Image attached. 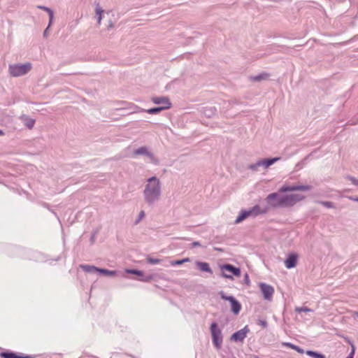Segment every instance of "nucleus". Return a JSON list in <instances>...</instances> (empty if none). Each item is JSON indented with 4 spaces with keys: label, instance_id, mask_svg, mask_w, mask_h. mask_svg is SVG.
Listing matches in <instances>:
<instances>
[{
    "label": "nucleus",
    "instance_id": "f257e3e1",
    "mask_svg": "<svg viewBox=\"0 0 358 358\" xmlns=\"http://www.w3.org/2000/svg\"><path fill=\"white\" fill-rule=\"evenodd\" d=\"M304 198V196L299 194L280 196L277 193H272L268 194L266 199L271 206L277 208L293 206L295 203L303 200Z\"/></svg>",
    "mask_w": 358,
    "mask_h": 358
},
{
    "label": "nucleus",
    "instance_id": "f03ea898",
    "mask_svg": "<svg viewBox=\"0 0 358 358\" xmlns=\"http://www.w3.org/2000/svg\"><path fill=\"white\" fill-rule=\"evenodd\" d=\"M160 194V183L159 180L152 177L148 179L144 190V195L148 202L152 203L157 200Z\"/></svg>",
    "mask_w": 358,
    "mask_h": 358
},
{
    "label": "nucleus",
    "instance_id": "7ed1b4c3",
    "mask_svg": "<svg viewBox=\"0 0 358 358\" xmlns=\"http://www.w3.org/2000/svg\"><path fill=\"white\" fill-rule=\"evenodd\" d=\"M220 268L222 272V276L225 278L234 280V276H241V269L239 268L234 266L231 264H223L221 265Z\"/></svg>",
    "mask_w": 358,
    "mask_h": 358
},
{
    "label": "nucleus",
    "instance_id": "20e7f679",
    "mask_svg": "<svg viewBox=\"0 0 358 358\" xmlns=\"http://www.w3.org/2000/svg\"><path fill=\"white\" fill-rule=\"evenodd\" d=\"M31 69V64L26 63L24 64H14L9 66V73L14 77L26 74Z\"/></svg>",
    "mask_w": 358,
    "mask_h": 358
},
{
    "label": "nucleus",
    "instance_id": "39448f33",
    "mask_svg": "<svg viewBox=\"0 0 358 358\" xmlns=\"http://www.w3.org/2000/svg\"><path fill=\"white\" fill-rule=\"evenodd\" d=\"M210 332L213 338V343L216 348L220 349L222 343V336L220 329L216 323L210 325Z\"/></svg>",
    "mask_w": 358,
    "mask_h": 358
},
{
    "label": "nucleus",
    "instance_id": "423d86ee",
    "mask_svg": "<svg viewBox=\"0 0 358 358\" xmlns=\"http://www.w3.org/2000/svg\"><path fill=\"white\" fill-rule=\"evenodd\" d=\"M311 189L309 185H283L280 189V192L284 193L286 192L293 191H307Z\"/></svg>",
    "mask_w": 358,
    "mask_h": 358
},
{
    "label": "nucleus",
    "instance_id": "0eeeda50",
    "mask_svg": "<svg viewBox=\"0 0 358 358\" xmlns=\"http://www.w3.org/2000/svg\"><path fill=\"white\" fill-rule=\"evenodd\" d=\"M260 289L264 295V299H271L274 293V289L272 286L265 284L260 283L259 284Z\"/></svg>",
    "mask_w": 358,
    "mask_h": 358
},
{
    "label": "nucleus",
    "instance_id": "6e6552de",
    "mask_svg": "<svg viewBox=\"0 0 358 358\" xmlns=\"http://www.w3.org/2000/svg\"><path fill=\"white\" fill-rule=\"evenodd\" d=\"M250 329L248 326H245L242 329L234 333L231 337V340L234 341H243L244 338L247 336V334L249 332Z\"/></svg>",
    "mask_w": 358,
    "mask_h": 358
},
{
    "label": "nucleus",
    "instance_id": "1a4fd4ad",
    "mask_svg": "<svg viewBox=\"0 0 358 358\" xmlns=\"http://www.w3.org/2000/svg\"><path fill=\"white\" fill-rule=\"evenodd\" d=\"M298 255L295 253L289 254L285 261V265L287 268H292L296 266Z\"/></svg>",
    "mask_w": 358,
    "mask_h": 358
},
{
    "label": "nucleus",
    "instance_id": "9d476101",
    "mask_svg": "<svg viewBox=\"0 0 358 358\" xmlns=\"http://www.w3.org/2000/svg\"><path fill=\"white\" fill-rule=\"evenodd\" d=\"M196 265L201 271L209 273L210 274L213 273V271L208 263L197 261L196 262Z\"/></svg>",
    "mask_w": 358,
    "mask_h": 358
},
{
    "label": "nucleus",
    "instance_id": "9b49d317",
    "mask_svg": "<svg viewBox=\"0 0 358 358\" xmlns=\"http://www.w3.org/2000/svg\"><path fill=\"white\" fill-rule=\"evenodd\" d=\"M152 100L156 104H163V106H169V108H171V104L166 97H153Z\"/></svg>",
    "mask_w": 358,
    "mask_h": 358
},
{
    "label": "nucleus",
    "instance_id": "f8f14e48",
    "mask_svg": "<svg viewBox=\"0 0 358 358\" xmlns=\"http://www.w3.org/2000/svg\"><path fill=\"white\" fill-rule=\"evenodd\" d=\"M228 301L231 303L232 311L237 315L241 310V304L234 297L228 299Z\"/></svg>",
    "mask_w": 358,
    "mask_h": 358
},
{
    "label": "nucleus",
    "instance_id": "ddd939ff",
    "mask_svg": "<svg viewBox=\"0 0 358 358\" xmlns=\"http://www.w3.org/2000/svg\"><path fill=\"white\" fill-rule=\"evenodd\" d=\"M268 210V208H264L261 209L259 206H255L252 209L250 210L252 216H256L259 214L266 213Z\"/></svg>",
    "mask_w": 358,
    "mask_h": 358
},
{
    "label": "nucleus",
    "instance_id": "4468645a",
    "mask_svg": "<svg viewBox=\"0 0 358 358\" xmlns=\"http://www.w3.org/2000/svg\"><path fill=\"white\" fill-rule=\"evenodd\" d=\"M280 160V157H275L272 159H263L260 160V165L264 166V168H268L273 164H274L275 162H278Z\"/></svg>",
    "mask_w": 358,
    "mask_h": 358
},
{
    "label": "nucleus",
    "instance_id": "2eb2a0df",
    "mask_svg": "<svg viewBox=\"0 0 358 358\" xmlns=\"http://www.w3.org/2000/svg\"><path fill=\"white\" fill-rule=\"evenodd\" d=\"M250 215H251V212L250 210L241 211L240 215L238 216V217L235 220V223L238 224V223L243 222L244 220H245Z\"/></svg>",
    "mask_w": 358,
    "mask_h": 358
},
{
    "label": "nucleus",
    "instance_id": "dca6fc26",
    "mask_svg": "<svg viewBox=\"0 0 358 358\" xmlns=\"http://www.w3.org/2000/svg\"><path fill=\"white\" fill-rule=\"evenodd\" d=\"M1 357L3 358H29L28 357L19 356L13 352H1Z\"/></svg>",
    "mask_w": 358,
    "mask_h": 358
},
{
    "label": "nucleus",
    "instance_id": "f3484780",
    "mask_svg": "<svg viewBox=\"0 0 358 358\" xmlns=\"http://www.w3.org/2000/svg\"><path fill=\"white\" fill-rule=\"evenodd\" d=\"M38 8L39 9L46 11L49 14V16H50L49 26H50L52 22L53 17H54L53 11L50 8L45 7V6H38Z\"/></svg>",
    "mask_w": 358,
    "mask_h": 358
},
{
    "label": "nucleus",
    "instance_id": "a211bd4d",
    "mask_svg": "<svg viewBox=\"0 0 358 358\" xmlns=\"http://www.w3.org/2000/svg\"><path fill=\"white\" fill-rule=\"evenodd\" d=\"M169 109L168 106H161V107H157V108H150L146 110V112L149 114H157L161 112L163 110Z\"/></svg>",
    "mask_w": 358,
    "mask_h": 358
},
{
    "label": "nucleus",
    "instance_id": "6ab92c4d",
    "mask_svg": "<svg viewBox=\"0 0 358 358\" xmlns=\"http://www.w3.org/2000/svg\"><path fill=\"white\" fill-rule=\"evenodd\" d=\"M80 268L85 272H94V271H98V268H96V266H91V265H80Z\"/></svg>",
    "mask_w": 358,
    "mask_h": 358
},
{
    "label": "nucleus",
    "instance_id": "aec40b11",
    "mask_svg": "<svg viewBox=\"0 0 358 358\" xmlns=\"http://www.w3.org/2000/svg\"><path fill=\"white\" fill-rule=\"evenodd\" d=\"M95 12L96 14L98 15V24H100L102 20V14L103 13L104 11L101 9L99 5L97 4L95 8Z\"/></svg>",
    "mask_w": 358,
    "mask_h": 358
},
{
    "label": "nucleus",
    "instance_id": "412c9836",
    "mask_svg": "<svg viewBox=\"0 0 358 358\" xmlns=\"http://www.w3.org/2000/svg\"><path fill=\"white\" fill-rule=\"evenodd\" d=\"M306 354L313 358H325L323 355L311 350L306 351Z\"/></svg>",
    "mask_w": 358,
    "mask_h": 358
},
{
    "label": "nucleus",
    "instance_id": "4be33fe9",
    "mask_svg": "<svg viewBox=\"0 0 358 358\" xmlns=\"http://www.w3.org/2000/svg\"><path fill=\"white\" fill-rule=\"evenodd\" d=\"M97 272H99V273H101L102 274H104V275H110V276H113V275H116V271H109V270L103 269V268H98Z\"/></svg>",
    "mask_w": 358,
    "mask_h": 358
},
{
    "label": "nucleus",
    "instance_id": "5701e85b",
    "mask_svg": "<svg viewBox=\"0 0 358 358\" xmlns=\"http://www.w3.org/2000/svg\"><path fill=\"white\" fill-rule=\"evenodd\" d=\"M189 262V258H185L183 259H181V260H175V261H172L171 262V266H178V265H181L185 262Z\"/></svg>",
    "mask_w": 358,
    "mask_h": 358
},
{
    "label": "nucleus",
    "instance_id": "b1692460",
    "mask_svg": "<svg viewBox=\"0 0 358 358\" xmlns=\"http://www.w3.org/2000/svg\"><path fill=\"white\" fill-rule=\"evenodd\" d=\"M269 75L268 73H262L261 75L258 76H256V77H254L253 78V80H255V81H259V80H266L268 78Z\"/></svg>",
    "mask_w": 358,
    "mask_h": 358
},
{
    "label": "nucleus",
    "instance_id": "393cba45",
    "mask_svg": "<svg viewBox=\"0 0 358 358\" xmlns=\"http://www.w3.org/2000/svg\"><path fill=\"white\" fill-rule=\"evenodd\" d=\"M35 123V120L31 118H27L25 120V125L29 128L31 129L34 127Z\"/></svg>",
    "mask_w": 358,
    "mask_h": 358
},
{
    "label": "nucleus",
    "instance_id": "a878e982",
    "mask_svg": "<svg viewBox=\"0 0 358 358\" xmlns=\"http://www.w3.org/2000/svg\"><path fill=\"white\" fill-rule=\"evenodd\" d=\"M126 272L127 273L135 274V275H137L139 276H143V275L142 271H138V270L127 269Z\"/></svg>",
    "mask_w": 358,
    "mask_h": 358
},
{
    "label": "nucleus",
    "instance_id": "bb28decb",
    "mask_svg": "<svg viewBox=\"0 0 358 358\" xmlns=\"http://www.w3.org/2000/svg\"><path fill=\"white\" fill-rule=\"evenodd\" d=\"M147 262L151 264H159L161 260L159 259H155V258H152V257H147L146 259Z\"/></svg>",
    "mask_w": 358,
    "mask_h": 358
},
{
    "label": "nucleus",
    "instance_id": "cd10ccee",
    "mask_svg": "<svg viewBox=\"0 0 358 358\" xmlns=\"http://www.w3.org/2000/svg\"><path fill=\"white\" fill-rule=\"evenodd\" d=\"M146 152V148H140L139 149L136 150L135 151L136 155H140V154H145Z\"/></svg>",
    "mask_w": 358,
    "mask_h": 358
},
{
    "label": "nucleus",
    "instance_id": "c85d7f7f",
    "mask_svg": "<svg viewBox=\"0 0 358 358\" xmlns=\"http://www.w3.org/2000/svg\"><path fill=\"white\" fill-rule=\"evenodd\" d=\"M257 324L260 325L262 328H266L267 327V322L265 320H259L257 321Z\"/></svg>",
    "mask_w": 358,
    "mask_h": 358
},
{
    "label": "nucleus",
    "instance_id": "c756f323",
    "mask_svg": "<svg viewBox=\"0 0 358 358\" xmlns=\"http://www.w3.org/2000/svg\"><path fill=\"white\" fill-rule=\"evenodd\" d=\"M296 310L299 313L301 312H309L310 310L307 307L296 308Z\"/></svg>",
    "mask_w": 358,
    "mask_h": 358
},
{
    "label": "nucleus",
    "instance_id": "7c9ffc66",
    "mask_svg": "<svg viewBox=\"0 0 358 358\" xmlns=\"http://www.w3.org/2000/svg\"><path fill=\"white\" fill-rule=\"evenodd\" d=\"M259 166H261L259 161H258L256 164L250 165V169L252 170H257Z\"/></svg>",
    "mask_w": 358,
    "mask_h": 358
},
{
    "label": "nucleus",
    "instance_id": "2f4dec72",
    "mask_svg": "<svg viewBox=\"0 0 358 358\" xmlns=\"http://www.w3.org/2000/svg\"><path fill=\"white\" fill-rule=\"evenodd\" d=\"M282 345L285 346H287L291 349H293V350H294V348L296 346L295 345L290 343H283Z\"/></svg>",
    "mask_w": 358,
    "mask_h": 358
},
{
    "label": "nucleus",
    "instance_id": "473e14b6",
    "mask_svg": "<svg viewBox=\"0 0 358 358\" xmlns=\"http://www.w3.org/2000/svg\"><path fill=\"white\" fill-rule=\"evenodd\" d=\"M220 296H221V298H222V299H224V300H227V301H228V299H229V298H232V297H233V296H225L223 292H220Z\"/></svg>",
    "mask_w": 358,
    "mask_h": 358
},
{
    "label": "nucleus",
    "instance_id": "72a5a7b5",
    "mask_svg": "<svg viewBox=\"0 0 358 358\" xmlns=\"http://www.w3.org/2000/svg\"><path fill=\"white\" fill-rule=\"evenodd\" d=\"M294 350L298 352L299 353L303 354L304 352V350L301 348H300L299 346L296 345L294 348Z\"/></svg>",
    "mask_w": 358,
    "mask_h": 358
},
{
    "label": "nucleus",
    "instance_id": "f704fd0d",
    "mask_svg": "<svg viewBox=\"0 0 358 358\" xmlns=\"http://www.w3.org/2000/svg\"><path fill=\"white\" fill-rule=\"evenodd\" d=\"M352 352H350V354L349 355V356L347 358H353V356L355 354V347H354V345H352Z\"/></svg>",
    "mask_w": 358,
    "mask_h": 358
},
{
    "label": "nucleus",
    "instance_id": "c9c22d12",
    "mask_svg": "<svg viewBox=\"0 0 358 358\" xmlns=\"http://www.w3.org/2000/svg\"><path fill=\"white\" fill-rule=\"evenodd\" d=\"M145 216V213L144 211L141 210L139 213V220H141Z\"/></svg>",
    "mask_w": 358,
    "mask_h": 358
},
{
    "label": "nucleus",
    "instance_id": "e433bc0d",
    "mask_svg": "<svg viewBox=\"0 0 358 358\" xmlns=\"http://www.w3.org/2000/svg\"><path fill=\"white\" fill-rule=\"evenodd\" d=\"M325 206L328 207V208H331L332 206L331 205V202H324L322 203Z\"/></svg>",
    "mask_w": 358,
    "mask_h": 358
},
{
    "label": "nucleus",
    "instance_id": "4c0bfd02",
    "mask_svg": "<svg viewBox=\"0 0 358 358\" xmlns=\"http://www.w3.org/2000/svg\"><path fill=\"white\" fill-rule=\"evenodd\" d=\"M49 27H50V26L48 25V27H47V29H46L45 30V31H44V36H47V34H48V30Z\"/></svg>",
    "mask_w": 358,
    "mask_h": 358
},
{
    "label": "nucleus",
    "instance_id": "58836bf2",
    "mask_svg": "<svg viewBox=\"0 0 358 358\" xmlns=\"http://www.w3.org/2000/svg\"><path fill=\"white\" fill-rule=\"evenodd\" d=\"M192 245H193V246H197V245H199L200 244H199V242H194V243H192Z\"/></svg>",
    "mask_w": 358,
    "mask_h": 358
},
{
    "label": "nucleus",
    "instance_id": "ea45409f",
    "mask_svg": "<svg viewBox=\"0 0 358 358\" xmlns=\"http://www.w3.org/2000/svg\"><path fill=\"white\" fill-rule=\"evenodd\" d=\"M151 278H152L151 277H148V278L143 279V280H144V281H149V280H151Z\"/></svg>",
    "mask_w": 358,
    "mask_h": 358
},
{
    "label": "nucleus",
    "instance_id": "a19ab883",
    "mask_svg": "<svg viewBox=\"0 0 358 358\" xmlns=\"http://www.w3.org/2000/svg\"><path fill=\"white\" fill-rule=\"evenodd\" d=\"M279 198L272 200L271 202H277L278 201Z\"/></svg>",
    "mask_w": 358,
    "mask_h": 358
},
{
    "label": "nucleus",
    "instance_id": "79ce46f5",
    "mask_svg": "<svg viewBox=\"0 0 358 358\" xmlns=\"http://www.w3.org/2000/svg\"><path fill=\"white\" fill-rule=\"evenodd\" d=\"M3 131L0 130V135H3Z\"/></svg>",
    "mask_w": 358,
    "mask_h": 358
},
{
    "label": "nucleus",
    "instance_id": "37998d69",
    "mask_svg": "<svg viewBox=\"0 0 358 358\" xmlns=\"http://www.w3.org/2000/svg\"><path fill=\"white\" fill-rule=\"evenodd\" d=\"M356 315L358 316V313H356Z\"/></svg>",
    "mask_w": 358,
    "mask_h": 358
},
{
    "label": "nucleus",
    "instance_id": "c03bdc74",
    "mask_svg": "<svg viewBox=\"0 0 358 358\" xmlns=\"http://www.w3.org/2000/svg\"><path fill=\"white\" fill-rule=\"evenodd\" d=\"M355 184H358V182H357V183L355 182Z\"/></svg>",
    "mask_w": 358,
    "mask_h": 358
},
{
    "label": "nucleus",
    "instance_id": "a18cd8bd",
    "mask_svg": "<svg viewBox=\"0 0 358 358\" xmlns=\"http://www.w3.org/2000/svg\"><path fill=\"white\" fill-rule=\"evenodd\" d=\"M357 201H358V199H357Z\"/></svg>",
    "mask_w": 358,
    "mask_h": 358
}]
</instances>
